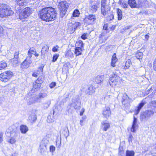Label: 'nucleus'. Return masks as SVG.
<instances>
[{
    "label": "nucleus",
    "instance_id": "nucleus-1",
    "mask_svg": "<svg viewBox=\"0 0 156 156\" xmlns=\"http://www.w3.org/2000/svg\"><path fill=\"white\" fill-rule=\"evenodd\" d=\"M57 15L55 9L51 7L43 8L38 13L40 19L47 22L55 20Z\"/></svg>",
    "mask_w": 156,
    "mask_h": 156
},
{
    "label": "nucleus",
    "instance_id": "nucleus-2",
    "mask_svg": "<svg viewBox=\"0 0 156 156\" xmlns=\"http://www.w3.org/2000/svg\"><path fill=\"white\" fill-rule=\"evenodd\" d=\"M13 13V11L8 5L4 4L0 5V17L2 18L11 16Z\"/></svg>",
    "mask_w": 156,
    "mask_h": 156
},
{
    "label": "nucleus",
    "instance_id": "nucleus-3",
    "mask_svg": "<svg viewBox=\"0 0 156 156\" xmlns=\"http://www.w3.org/2000/svg\"><path fill=\"white\" fill-rule=\"evenodd\" d=\"M6 134L7 136L16 138H19L20 137V133L17 128L14 126L9 127L6 130Z\"/></svg>",
    "mask_w": 156,
    "mask_h": 156
},
{
    "label": "nucleus",
    "instance_id": "nucleus-4",
    "mask_svg": "<svg viewBox=\"0 0 156 156\" xmlns=\"http://www.w3.org/2000/svg\"><path fill=\"white\" fill-rule=\"evenodd\" d=\"M69 3L64 1H62L59 3L58 6L60 10L61 17H63L65 15L69 7Z\"/></svg>",
    "mask_w": 156,
    "mask_h": 156
},
{
    "label": "nucleus",
    "instance_id": "nucleus-5",
    "mask_svg": "<svg viewBox=\"0 0 156 156\" xmlns=\"http://www.w3.org/2000/svg\"><path fill=\"white\" fill-rule=\"evenodd\" d=\"M13 73L10 70L5 71L0 74V80L2 82L8 81L13 76Z\"/></svg>",
    "mask_w": 156,
    "mask_h": 156
},
{
    "label": "nucleus",
    "instance_id": "nucleus-6",
    "mask_svg": "<svg viewBox=\"0 0 156 156\" xmlns=\"http://www.w3.org/2000/svg\"><path fill=\"white\" fill-rule=\"evenodd\" d=\"M44 80V76H40L36 80L35 83L33 84V87L32 88V90L34 91H36L38 90Z\"/></svg>",
    "mask_w": 156,
    "mask_h": 156
},
{
    "label": "nucleus",
    "instance_id": "nucleus-7",
    "mask_svg": "<svg viewBox=\"0 0 156 156\" xmlns=\"http://www.w3.org/2000/svg\"><path fill=\"white\" fill-rule=\"evenodd\" d=\"M80 98V96L77 95L74 97L72 100L71 106L77 110H79L81 107Z\"/></svg>",
    "mask_w": 156,
    "mask_h": 156
},
{
    "label": "nucleus",
    "instance_id": "nucleus-8",
    "mask_svg": "<svg viewBox=\"0 0 156 156\" xmlns=\"http://www.w3.org/2000/svg\"><path fill=\"white\" fill-rule=\"evenodd\" d=\"M31 9L29 7H27L22 10L19 15L20 19L23 21L24 19L29 16L31 12Z\"/></svg>",
    "mask_w": 156,
    "mask_h": 156
},
{
    "label": "nucleus",
    "instance_id": "nucleus-9",
    "mask_svg": "<svg viewBox=\"0 0 156 156\" xmlns=\"http://www.w3.org/2000/svg\"><path fill=\"white\" fill-rule=\"evenodd\" d=\"M137 8H146L149 7L151 5V2L147 0H138Z\"/></svg>",
    "mask_w": 156,
    "mask_h": 156
},
{
    "label": "nucleus",
    "instance_id": "nucleus-10",
    "mask_svg": "<svg viewBox=\"0 0 156 156\" xmlns=\"http://www.w3.org/2000/svg\"><path fill=\"white\" fill-rule=\"evenodd\" d=\"M111 76L108 81V85L109 84L110 86L113 87L117 85L118 81V78L119 77L115 73L111 75Z\"/></svg>",
    "mask_w": 156,
    "mask_h": 156
},
{
    "label": "nucleus",
    "instance_id": "nucleus-11",
    "mask_svg": "<svg viewBox=\"0 0 156 156\" xmlns=\"http://www.w3.org/2000/svg\"><path fill=\"white\" fill-rule=\"evenodd\" d=\"M96 19V16L93 14L86 15L84 19V21L85 23L88 24H93L94 23Z\"/></svg>",
    "mask_w": 156,
    "mask_h": 156
},
{
    "label": "nucleus",
    "instance_id": "nucleus-12",
    "mask_svg": "<svg viewBox=\"0 0 156 156\" xmlns=\"http://www.w3.org/2000/svg\"><path fill=\"white\" fill-rule=\"evenodd\" d=\"M130 100L129 98L126 94L124 93L122 94V96L121 102L122 105L125 107L126 109L128 108Z\"/></svg>",
    "mask_w": 156,
    "mask_h": 156
},
{
    "label": "nucleus",
    "instance_id": "nucleus-13",
    "mask_svg": "<svg viewBox=\"0 0 156 156\" xmlns=\"http://www.w3.org/2000/svg\"><path fill=\"white\" fill-rule=\"evenodd\" d=\"M25 99L27 101L28 105H31L32 104L37 102L39 101V98L38 97L35 96L34 95H29L28 96L26 97Z\"/></svg>",
    "mask_w": 156,
    "mask_h": 156
},
{
    "label": "nucleus",
    "instance_id": "nucleus-14",
    "mask_svg": "<svg viewBox=\"0 0 156 156\" xmlns=\"http://www.w3.org/2000/svg\"><path fill=\"white\" fill-rule=\"evenodd\" d=\"M99 2L97 0L90 1L89 2V9L92 12H96L98 8V5Z\"/></svg>",
    "mask_w": 156,
    "mask_h": 156
},
{
    "label": "nucleus",
    "instance_id": "nucleus-15",
    "mask_svg": "<svg viewBox=\"0 0 156 156\" xmlns=\"http://www.w3.org/2000/svg\"><path fill=\"white\" fill-rule=\"evenodd\" d=\"M32 62L31 58L27 56L26 59L21 63V68L24 69L27 68L30 66Z\"/></svg>",
    "mask_w": 156,
    "mask_h": 156
},
{
    "label": "nucleus",
    "instance_id": "nucleus-16",
    "mask_svg": "<svg viewBox=\"0 0 156 156\" xmlns=\"http://www.w3.org/2000/svg\"><path fill=\"white\" fill-rule=\"evenodd\" d=\"M154 112L151 110H147L142 113L140 115V118L142 119H148L154 114Z\"/></svg>",
    "mask_w": 156,
    "mask_h": 156
},
{
    "label": "nucleus",
    "instance_id": "nucleus-17",
    "mask_svg": "<svg viewBox=\"0 0 156 156\" xmlns=\"http://www.w3.org/2000/svg\"><path fill=\"white\" fill-rule=\"evenodd\" d=\"M48 144V141L46 139H44L41 141L40 145V152L41 153H42L46 151Z\"/></svg>",
    "mask_w": 156,
    "mask_h": 156
},
{
    "label": "nucleus",
    "instance_id": "nucleus-18",
    "mask_svg": "<svg viewBox=\"0 0 156 156\" xmlns=\"http://www.w3.org/2000/svg\"><path fill=\"white\" fill-rule=\"evenodd\" d=\"M135 113L133 115V120L132 127L131 128V131L134 133L136 131V118L135 116V115H136V110L135 109Z\"/></svg>",
    "mask_w": 156,
    "mask_h": 156
},
{
    "label": "nucleus",
    "instance_id": "nucleus-19",
    "mask_svg": "<svg viewBox=\"0 0 156 156\" xmlns=\"http://www.w3.org/2000/svg\"><path fill=\"white\" fill-rule=\"evenodd\" d=\"M34 55L35 57H37L39 55L37 53L35 49L33 48H30L27 52V56L31 58L32 55Z\"/></svg>",
    "mask_w": 156,
    "mask_h": 156
},
{
    "label": "nucleus",
    "instance_id": "nucleus-20",
    "mask_svg": "<svg viewBox=\"0 0 156 156\" xmlns=\"http://www.w3.org/2000/svg\"><path fill=\"white\" fill-rule=\"evenodd\" d=\"M101 128L106 131L110 127V125L107 121L105 120L101 122Z\"/></svg>",
    "mask_w": 156,
    "mask_h": 156
},
{
    "label": "nucleus",
    "instance_id": "nucleus-21",
    "mask_svg": "<svg viewBox=\"0 0 156 156\" xmlns=\"http://www.w3.org/2000/svg\"><path fill=\"white\" fill-rule=\"evenodd\" d=\"M60 132L61 134L63 135L66 138L69 136V131L67 127L66 126L62 127V129Z\"/></svg>",
    "mask_w": 156,
    "mask_h": 156
},
{
    "label": "nucleus",
    "instance_id": "nucleus-22",
    "mask_svg": "<svg viewBox=\"0 0 156 156\" xmlns=\"http://www.w3.org/2000/svg\"><path fill=\"white\" fill-rule=\"evenodd\" d=\"M111 111L109 107H105L103 110V115L106 118H108L110 115Z\"/></svg>",
    "mask_w": 156,
    "mask_h": 156
},
{
    "label": "nucleus",
    "instance_id": "nucleus-23",
    "mask_svg": "<svg viewBox=\"0 0 156 156\" xmlns=\"http://www.w3.org/2000/svg\"><path fill=\"white\" fill-rule=\"evenodd\" d=\"M19 51H15L14 53V57L13 59V64L16 65L18 64L20 62L19 59Z\"/></svg>",
    "mask_w": 156,
    "mask_h": 156
},
{
    "label": "nucleus",
    "instance_id": "nucleus-24",
    "mask_svg": "<svg viewBox=\"0 0 156 156\" xmlns=\"http://www.w3.org/2000/svg\"><path fill=\"white\" fill-rule=\"evenodd\" d=\"M143 53L140 52H138L137 51V59L138 60V61H137V63H140V66H139V68H140L142 66V61Z\"/></svg>",
    "mask_w": 156,
    "mask_h": 156
},
{
    "label": "nucleus",
    "instance_id": "nucleus-25",
    "mask_svg": "<svg viewBox=\"0 0 156 156\" xmlns=\"http://www.w3.org/2000/svg\"><path fill=\"white\" fill-rule=\"evenodd\" d=\"M95 89L94 87L91 85L87 87V89L86 90V92L88 94L91 95L94 93Z\"/></svg>",
    "mask_w": 156,
    "mask_h": 156
},
{
    "label": "nucleus",
    "instance_id": "nucleus-26",
    "mask_svg": "<svg viewBox=\"0 0 156 156\" xmlns=\"http://www.w3.org/2000/svg\"><path fill=\"white\" fill-rule=\"evenodd\" d=\"M20 129L22 133L26 134L28 131L29 129L27 126L22 124L20 126Z\"/></svg>",
    "mask_w": 156,
    "mask_h": 156
},
{
    "label": "nucleus",
    "instance_id": "nucleus-27",
    "mask_svg": "<svg viewBox=\"0 0 156 156\" xmlns=\"http://www.w3.org/2000/svg\"><path fill=\"white\" fill-rule=\"evenodd\" d=\"M104 76L103 75H98L95 78V81L97 83L99 84L103 80Z\"/></svg>",
    "mask_w": 156,
    "mask_h": 156
},
{
    "label": "nucleus",
    "instance_id": "nucleus-28",
    "mask_svg": "<svg viewBox=\"0 0 156 156\" xmlns=\"http://www.w3.org/2000/svg\"><path fill=\"white\" fill-rule=\"evenodd\" d=\"M54 111L53 110V114H52V113H50V114H49L47 117V121L48 122L50 123L54 122V118L53 116V115L54 114Z\"/></svg>",
    "mask_w": 156,
    "mask_h": 156
},
{
    "label": "nucleus",
    "instance_id": "nucleus-29",
    "mask_svg": "<svg viewBox=\"0 0 156 156\" xmlns=\"http://www.w3.org/2000/svg\"><path fill=\"white\" fill-rule=\"evenodd\" d=\"M82 48L80 47H77L75 48L74 54L77 56L81 55L82 53Z\"/></svg>",
    "mask_w": 156,
    "mask_h": 156
},
{
    "label": "nucleus",
    "instance_id": "nucleus-30",
    "mask_svg": "<svg viewBox=\"0 0 156 156\" xmlns=\"http://www.w3.org/2000/svg\"><path fill=\"white\" fill-rule=\"evenodd\" d=\"M128 3L131 8H135L136 7V3L135 0H128Z\"/></svg>",
    "mask_w": 156,
    "mask_h": 156
},
{
    "label": "nucleus",
    "instance_id": "nucleus-31",
    "mask_svg": "<svg viewBox=\"0 0 156 156\" xmlns=\"http://www.w3.org/2000/svg\"><path fill=\"white\" fill-rule=\"evenodd\" d=\"M118 4L120 5L124 8H127L128 5L126 1L123 0H119L118 2Z\"/></svg>",
    "mask_w": 156,
    "mask_h": 156
},
{
    "label": "nucleus",
    "instance_id": "nucleus-32",
    "mask_svg": "<svg viewBox=\"0 0 156 156\" xmlns=\"http://www.w3.org/2000/svg\"><path fill=\"white\" fill-rule=\"evenodd\" d=\"M117 13L118 17V20H121L122 17V10L119 9H117Z\"/></svg>",
    "mask_w": 156,
    "mask_h": 156
},
{
    "label": "nucleus",
    "instance_id": "nucleus-33",
    "mask_svg": "<svg viewBox=\"0 0 156 156\" xmlns=\"http://www.w3.org/2000/svg\"><path fill=\"white\" fill-rule=\"evenodd\" d=\"M28 119L31 122H34L37 119L36 115L34 113H32L29 117Z\"/></svg>",
    "mask_w": 156,
    "mask_h": 156
},
{
    "label": "nucleus",
    "instance_id": "nucleus-34",
    "mask_svg": "<svg viewBox=\"0 0 156 156\" xmlns=\"http://www.w3.org/2000/svg\"><path fill=\"white\" fill-rule=\"evenodd\" d=\"M49 48L48 46L47 45L43 46L42 48V49L41 51V55H44L47 52Z\"/></svg>",
    "mask_w": 156,
    "mask_h": 156
},
{
    "label": "nucleus",
    "instance_id": "nucleus-35",
    "mask_svg": "<svg viewBox=\"0 0 156 156\" xmlns=\"http://www.w3.org/2000/svg\"><path fill=\"white\" fill-rule=\"evenodd\" d=\"M139 13H142L144 14L145 15H150V14H152L153 13V12L152 10L143 9L141 10Z\"/></svg>",
    "mask_w": 156,
    "mask_h": 156
},
{
    "label": "nucleus",
    "instance_id": "nucleus-36",
    "mask_svg": "<svg viewBox=\"0 0 156 156\" xmlns=\"http://www.w3.org/2000/svg\"><path fill=\"white\" fill-rule=\"evenodd\" d=\"M146 103L145 100H143L142 102L140 103L138 107L137 106V114L139 112L140 110L142 108V107L144 106V105Z\"/></svg>",
    "mask_w": 156,
    "mask_h": 156
},
{
    "label": "nucleus",
    "instance_id": "nucleus-37",
    "mask_svg": "<svg viewBox=\"0 0 156 156\" xmlns=\"http://www.w3.org/2000/svg\"><path fill=\"white\" fill-rule=\"evenodd\" d=\"M108 11H109L108 9V8H106L105 6L101 7V13L103 15H106Z\"/></svg>",
    "mask_w": 156,
    "mask_h": 156
},
{
    "label": "nucleus",
    "instance_id": "nucleus-38",
    "mask_svg": "<svg viewBox=\"0 0 156 156\" xmlns=\"http://www.w3.org/2000/svg\"><path fill=\"white\" fill-rule=\"evenodd\" d=\"M80 25V23L79 22H76L72 27V33H73L77 27Z\"/></svg>",
    "mask_w": 156,
    "mask_h": 156
},
{
    "label": "nucleus",
    "instance_id": "nucleus-39",
    "mask_svg": "<svg viewBox=\"0 0 156 156\" xmlns=\"http://www.w3.org/2000/svg\"><path fill=\"white\" fill-rule=\"evenodd\" d=\"M17 2V4L20 7L26 4V0H16Z\"/></svg>",
    "mask_w": 156,
    "mask_h": 156
},
{
    "label": "nucleus",
    "instance_id": "nucleus-40",
    "mask_svg": "<svg viewBox=\"0 0 156 156\" xmlns=\"http://www.w3.org/2000/svg\"><path fill=\"white\" fill-rule=\"evenodd\" d=\"M135 152L133 151L127 150L126 152V156H134Z\"/></svg>",
    "mask_w": 156,
    "mask_h": 156
},
{
    "label": "nucleus",
    "instance_id": "nucleus-41",
    "mask_svg": "<svg viewBox=\"0 0 156 156\" xmlns=\"http://www.w3.org/2000/svg\"><path fill=\"white\" fill-rule=\"evenodd\" d=\"M131 60L129 59L128 60L126 61L125 63V66H124V69H126L128 68H129L130 67V66L131 65Z\"/></svg>",
    "mask_w": 156,
    "mask_h": 156
},
{
    "label": "nucleus",
    "instance_id": "nucleus-42",
    "mask_svg": "<svg viewBox=\"0 0 156 156\" xmlns=\"http://www.w3.org/2000/svg\"><path fill=\"white\" fill-rule=\"evenodd\" d=\"M73 53L70 50H68L66 52V57H70L72 58L73 57Z\"/></svg>",
    "mask_w": 156,
    "mask_h": 156
},
{
    "label": "nucleus",
    "instance_id": "nucleus-43",
    "mask_svg": "<svg viewBox=\"0 0 156 156\" xmlns=\"http://www.w3.org/2000/svg\"><path fill=\"white\" fill-rule=\"evenodd\" d=\"M80 13L78 9H75L73 11L72 15L74 17H78L80 15Z\"/></svg>",
    "mask_w": 156,
    "mask_h": 156
},
{
    "label": "nucleus",
    "instance_id": "nucleus-44",
    "mask_svg": "<svg viewBox=\"0 0 156 156\" xmlns=\"http://www.w3.org/2000/svg\"><path fill=\"white\" fill-rule=\"evenodd\" d=\"M70 64L69 62H67L65 63L63 67L62 70H64V69H65L66 71H68L69 68V65Z\"/></svg>",
    "mask_w": 156,
    "mask_h": 156
},
{
    "label": "nucleus",
    "instance_id": "nucleus-45",
    "mask_svg": "<svg viewBox=\"0 0 156 156\" xmlns=\"http://www.w3.org/2000/svg\"><path fill=\"white\" fill-rule=\"evenodd\" d=\"M119 155L121 156H124L125 154L122 147H120L119 148Z\"/></svg>",
    "mask_w": 156,
    "mask_h": 156
},
{
    "label": "nucleus",
    "instance_id": "nucleus-46",
    "mask_svg": "<svg viewBox=\"0 0 156 156\" xmlns=\"http://www.w3.org/2000/svg\"><path fill=\"white\" fill-rule=\"evenodd\" d=\"M47 96V94L44 93H40L38 95V98L39 99V98H45Z\"/></svg>",
    "mask_w": 156,
    "mask_h": 156
},
{
    "label": "nucleus",
    "instance_id": "nucleus-47",
    "mask_svg": "<svg viewBox=\"0 0 156 156\" xmlns=\"http://www.w3.org/2000/svg\"><path fill=\"white\" fill-rule=\"evenodd\" d=\"M7 66V64L5 62H2L0 64V70L4 69Z\"/></svg>",
    "mask_w": 156,
    "mask_h": 156
},
{
    "label": "nucleus",
    "instance_id": "nucleus-48",
    "mask_svg": "<svg viewBox=\"0 0 156 156\" xmlns=\"http://www.w3.org/2000/svg\"><path fill=\"white\" fill-rule=\"evenodd\" d=\"M44 66L43 64H41L37 69V72H38L40 73H42Z\"/></svg>",
    "mask_w": 156,
    "mask_h": 156
},
{
    "label": "nucleus",
    "instance_id": "nucleus-49",
    "mask_svg": "<svg viewBox=\"0 0 156 156\" xmlns=\"http://www.w3.org/2000/svg\"><path fill=\"white\" fill-rule=\"evenodd\" d=\"M17 138H15L11 137V138L10 139L9 142L12 144H14L16 141V139Z\"/></svg>",
    "mask_w": 156,
    "mask_h": 156
},
{
    "label": "nucleus",
    "instance_id": "nucleus-50",
    "mask_svg": "<svg viewBox=\"0 0 156 156\" xmlns=\"http://www.w3.org/2000/svg\"><path fill=\"white\" fill-rule=\"evenodd\" d=\"M50 104L51 102L50 101H48L46 103H44V108L45 109L49 107Z\"/></svg>",
    "mask_w": 156,
    "mask_h": 156
},
{
    "label": "nucleus",
    "instance_id": "nucleus-51",
    "mask_svg": "<svg viewBox=\"0 0 156 156\" xmlns=\"http://www.w3.org/2000/svg\"><path fill=\"white\" fill-rule=\"evenodd\" d=\"M58 56H59L58 55H57V54L54 55H53V56L52 57V62H55L57 60V59H58Z\"/></svg>",
    "mask_w": 156,
    "mask_h": 156
},
{
    "label": "nucleus",
    "instance_id": "nucleus-52",
    "mask_svg": "<svg viewBox=\"0 0 156 156\" xmlns=\"http://www.w3.org/2000/svg\"><path fill=\"white\" fill-rule=\"evenodd\" d=\"M103 29L107 31V32H109L108 26V24L107 23H105L103 26Z\"/></svg>",
    "mask_w": 156,
    "mask_h": 156
},
{
    "label": "nucleus",
    "instance_id": "nucleus-53",
    "mask_svg": "<svg viewBox=\"0 0 156 156\" xmlns=\"http://www.w3.org/2000/svg\"><path fill=\"white\" fill-rule=\"evenodd\" d=\"M150 104L152 106L156 108V100L151 101Z\"/></svg>",
    "mask_w": 156,
    "mask_h": 156
},
{
    "label": "nucleus",
    "instance_id": "nucleus-54",
    "mask_svg": "<svg viewBox=\"0 0 156 156\" xmlns=\"http://www.w3.org/2000/svg\"><path fill=\"white\" fill-rule=\"evenodd\" d=\"M114 19V15L113 13L111 14L107 17V20L108 21H111Z\"/></svg>",
    "mask_w": 156,
    "mask_h": 156
},
{
    "label": "nucleus",
    "instance_id": "nucleus-55",
    "mask_svg": "<svg viewBox=\"0 0 156 156\" xmlns=\"http://www.w3.org/2000/svg\"><path fill=\"white\" fill-rule=\"evenodd\" d=\"M40 74L38 72H37V71H35L33 72V73L32 74V76H33L35 77H37L39 75V74Z\"/></svg>",
    "mask_w": 156,
    "mask_h": 156
},
{
    "label": "nucleus",
    "instance_id": "nucleus-56",
    "mask_svg": "<svg viewBox=\"0 0 156 156\" xmlns=\"http://www.w3.org/2000/svg\"><path fill=\"white\" fill-rule=\"evenodd\" d=\"M77 43L78 44V45L79 46V47H80L82 48L83 47V41L81 40H80L79 41L77 42Z\"/></svg>",
    "mask_w": 156,
    "mask_h": 156
},
{
    "label": "nucleus",
    "instance_id": "nucleus-57",
    "mask_svg": "<svg viewBox=\"0 0 156 156\" xmlns=\"http://www.w3.org/2000/svg\"><path fill=\"white\" fill-rule=\"evenodd\" d=\"M69 95L68 94H67L66 95V97L63 96L62 98L63 99V100H62V101L63 102V103L65 102L66 101L67 99H68V98H69Z\"/></svg>",
    "mask_w": 156,
    "mask_h": 156
},
{
    "label": "nucleus",
    "instance_id": "nucleus-58",
    "mask_svg": "<svg viewBox=\"0 0 156 156\" xmlns=\"http://www.w3.org/2000/svg\"><path fill=\"white\" fill-rule=\"evenodd\" d=\"M137 29H138V31H140L139 32V35H140L144 32V29L143 28L141 29L140 28L139 29L138 28H137Z\"/></svg>",
    "mask_w": 156,
    "mask_h": 156
},
{
    "label": "nucleus",
    "instance_id": "nucleus-59",
    "mask_svg": "<svg viewBox=\"0 0 156 156\" xmlns=\"http://www.w3.org/2000/svg\"><path fill=\"white\" fill-rule=\"evenodd\" d=\"M106 0H102L101 1V7L105 6Z\"/></svg>",
    "mask_w": 156,
    "mask_h": 156
},
{
    "label": "nucleus",
    "instance_id": "nucleus-60",
    "mask_svg": "<svg viewBox=\"0 0 156 156\" xmlns=\"http://www.w3.org/2000/svg\"><path fill=\"white\" fill-rule=\"evenodd\" d=\"M55 150V147L53 146H51L50 147V151L51 152H54Z\"/></svg>",
    "mask_w": 156,
    "mask_h": 156
},
{
    "label": "nucleus",
    "instance_id": "nucleus-61",
    "mask_svg": "<svg viewBox=\"0 0 156 156\" xmlns=\"http://www.w3.org/2000/svg\"><path fill=\"white\" fill-rule=\"evenodd\" d=\"M56 85V83L55 82H52L49 85V87L51 88H52L54 87Z\"/></svg>",
    "mask_w": 156,
    "mask_h": 156
},
{
    "label": "nucleus",
    "instance_id": "nucleus-62",
    "mask_svg": "<svg viewBox=\"0 0 156 156\" xmlns=\"http://www.w3.org/2000/svg\"><path fill=\"white\" fill-rule=\"evenodd\" d=\"M81 38L83 40H85L87 38V33H84L81 35Z\"/></svg>",
    "mask_w": 156,
    "mask_h": 156
},
{
    "label": "nucleus",
    "instance_id": "nucleus-63",
    "mask_svg": "<svg viewBox=\"0 0 156 156\" xmlns=\"http://www.w3.org/2000/svg\"><path fill=\"white\" fill-rule=\"evenodd\" d=\"M58 45H56V46H54L52 49V51L53 52H56L58 51Z\"/></svg>",
    "mask_w": 156,
    "mask_h": 156
},
{
    "label": "nucleus",
    "instance_id": "nucleus-64",
    "mask_svg": "<svg viewBox=\"0 0 156 156\" xmlns=\"http://www.w3.org/2000/svg\"><path fill=\"white\" fill-rule=\"evenodd\" d=\"M117 61L115 60L112 59V61L111 62V66H112L115 67V64Z\"/></svg>",
    "mask_w": 156,
    "mask_h": 156
}]
</instances>
